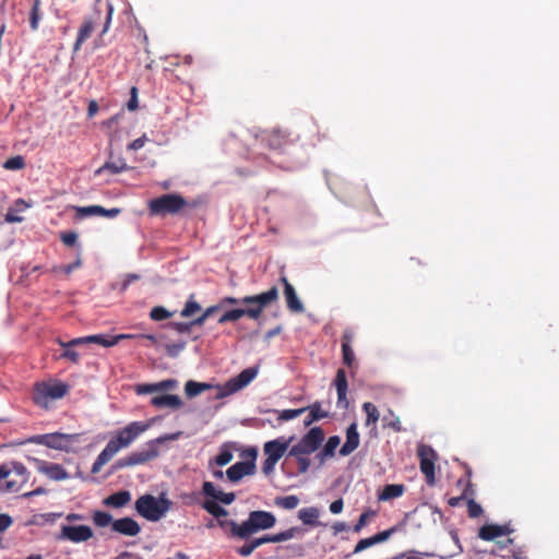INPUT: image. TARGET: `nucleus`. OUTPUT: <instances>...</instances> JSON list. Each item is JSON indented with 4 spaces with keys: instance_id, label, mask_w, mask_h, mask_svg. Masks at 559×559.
Here are the masks:
<instances>
[{
    "instance_id": "nucleus-15",
    "label": "nucleus",
    "mask_w": 559,
    "mask_h": 559,
    "mask_svg": "<svg viewBox=\"0 0 559 559\" xmlns=\"http://www.w3.org/2000/svg\"><path fill=\"white\" fill-rule=\"evenodd\" d=\"M74 210H75V218H78V219H83L85 217L93 216V215L115 218L121 213V210L118 207H112V209L107 210L100 205L75 206Z\"/></svg>"
},
{
    "instance_id": "nucleus-46",
    "label": "nucleus",
    "mask_w": 559,
    "mask_h": 559,
    "mask_svg": "<svg viewBox=\"0 0 559 559\" xmlns=\"http://www.w3.org/2000/svg\"><path fill=\"white\" fill-rule=\"evenodd\" d=\"M3 167L8 170L23 169L25 167V159L21 155L10 157L4 162Z\"/></svg>"
},
{
    "instance_id": "nucleus-13",
    "label": "nucleus",
    "mask_w": 559,
    "mask_h": 559,
    "mask_svg": "<svg viewBox=\"0 0 559 559\" xmlns=\"http://www.w3.org/2000/svg\"><path fill=\"white\" fill-rule=\"evenodd\" d=\"M93 535V530L87 525H62L57 539L83 543L91 539Z\"/></svg>"
},
{
    "instance_id": "nucleus-49",
    "label": "nucleus",
    "mask_w": 559,
    "mask_h": 559,
    "mask_svg": "<svg viewBox=\"0 0 559 559\" xmlns=\"http://www.w3.org/2000/svg\"><path fill=\"white\" fill-rule=\"evenodd\" d=\"M467 513L469 518H478L483 514V508L473 498L467 499Z\"/></svg>"
},
{
    "instance_id": "nucleus-33",
    "label": "nucleus",
    "mask_w": 559,
    "mask_h": 559,
    "mask_svg": "<svg viewBox=\"0 0 559 559\" xmlns=\"http://www.w3.org/2000/svg\"><path fill=\"white\" fill-rule=\"evenodd\" d=\"M214 388L211 383L206 382H197L194 380H189L185 384V394L189 399H193L201 393L211 390Z\"/></svg>"
},
{
    "instance_id": "nucleus-1",
    "label": "nucleus",
    "mask_w": 559,
    "mask_h": 559,
    "mask_svg": "<svg viewBox=\"0 0 559 559\" xmlns=\"http://www.w3.org/2000/svg\"><path fill=\"white\" fill-rule=\"evenodd\" d=\"M151 424L148 421H131L117 430L93 463L91 472L97 474L120 450L130 447Z\"/></svg>"
},
{
    "instance_id": "nucleus-32",
    "label": "nucleus",
    "mask_w": 559,
    "mask_h": 559,
    "mask_svg": "<svg viewBox=\"0 0 559 559\" xmlns=\"http://www.w3.org/2000/svg\"><path fill=\"white\" fill-rule=\"evenodd\" d=\"M319 515V509L316 507L302 508L298 511V519L309 526H318L320 524L318 521Z\"/></svg>"
},
{
    "instance_id": "nucleus-5",
    "label": "nucleus",
    "mask_w": 559,
    "mask_h": 559,
    "mask_svg": "<svg viewBox=\"0 0 559 559\" xmlns=\"http://www.w3.org/2000/svg\"><path fill=\"white\" fill-rule=\"evenodd\" d=\"M186 206V199L176 193L163 194L150 200L147 204L150 214L159 216L176 215Z\"/></svg>"
},
{
    "instance_id": "nucleus-58",
    "label": "nucleus",
    "mask_w": 559,
    "mask_h": 559,
    "mask_svg": "<svg viewBox=\"0 0 559 559\" xmlns=\"http://www.w3.org/2000/svg\"><path fill=\"white\" fill-rule=\"evenodd\" d=\"M85 338H86V336L76 337L69 342H63V341L59 340L58 343L62 348H68V347L73 348L79 345L88 344V342Z\"/></svg>"
},
{
    "instance_id": "nucleus-36",
    "label": "nucleus",
    "mask_w": 559,
    "mask_h": 559,
    "mask_svg": "<svg viewBox=\"0 0 559 559\" xmlns=\"http://www.w3.org/2000/svg\"><path fill=\"white\" fill-rule=\"evenodd\" d=\"M330 188L333 191V193L344 202L347 201L350 193V187L343 185L342 180L340 178H334L330 180Z\"/></svg>"
},
{
    "instance_id": "nucleus-42",
    "label": "nucleus",
    "mask_w": 559,
    "mask_h": 559,
    "mask_svg": "<svg viewBox=\"0 0 559 559\" xmlns=\"http://www.w3.org/2000/svg\"><path fill=\"white\" fill-rule=\"evenodd\" d=\"M40 17V0H34L29 12V25L32 31L38 29Z\"/></svg>"
},
{
    "instance_id": "nucleus-25",
    "label": "nucleus",
    "mask_w": 559,
    "mask_h": 559,
    "mask_svg": "<svg viewBox=\"0 0 559 559\" xmlns=\"http://www.w3.org/2000/svg\"><path fill=\"white\" fill-rule=\"evenodd\" d=\"M217 525L229 538H238L245 540L242 523L238 524L234 520L221 519L216 521Z\"/></svg>"
},
{
    "instance_id": "nucleus-17",
    "label": "nucleus",
    "mask_w": 559,
    "mask_h": 559,
    "mask_svg": "<svg viewBox=\"0 0 559 559\" xmlns=\"http://www.w3.org/2000/svg\"><path fill=\"white\" fill-rule=\"evenodd\" d=\"M74 438L61 432L46 433L37 437V442L51 449L62 450Z\"/></svg>"
},
{
    "instance_id": "nucleus-38",
    "label": "nucleus",
    "mask_w": 559,
    "mask_h": 559,
    "mask_svg": "<svg viewBox=\"0 0 559 559\" xmlns=\"http://www.w3.org/2000/svg\"><path fill=\"white\" fill-rule=\"evenodd\" d=\"M299 502V498L295 495L276 497L274 499V504L285 510H294L295 508L298 507Z\"/></svg>"
},
{
    "instance_id": "nucleus-12",
    "label": "nucleus",
    "mask_w": 559,
    "mask_h": 559,
    "mask_svg": "<svg viewBox=\"0 0 559 559\" xmlns=\"http://www.w3.org/2000/svg\"><path fill=\"white\" fill-rule=\"evenodd\" d=\"M296 140L297 136L293 138L292 133L281 129L266 130L261 133V141L265 143L269 148L275 151H283L294 144Z\"/></svg>"
},
{
    "instance_id": "nucleus-18",
    "label": "nucleus",
    "mask_w": 559,
    "mask_h": 559,
    "mask_svg": "<svg viewBox=\"0 0 559 559\" xmlns=\"http://www.w3.org/2000/svg\"><path fill=\"white\" fill-rule=\"evenodd\" d=\"M281 282L284 286V296L289 311L300 313L305 310L302 302L299 300L294 286L289 283L287 277L282 276Z\"/></svg>"
},
{
    "instance_id": "nucleus-4",
    "label": "nucleus",
    "mask_w": 559,
    "mask_h": 559,
    "mask_svg": "<svg viewBox=\"0 0 559 559\" xmlns=\"http://www.w3.org/2000/svg\"><path fill=\"white\" fill-rule=\"evenodd\" d=\"M278 289L276 286L271 287L269 290L258 295L245 296L242 298V305L247 306L243 309L245 317L252 320H258L263 310L271 304L277 301Z\"/></svg>"
},
{
    "instance_id": "nucleus-19",
    "label": "nucleus",
    "mask_w": 559,
    "mask_h": 559,
    "mask_svg": "<svg viewBox=\"0 0 559 559\" xmlns=\"http://www.w3.org/2000/svg\"><path fill=\"white\" fill-rule=\"evenodd\" d=\"M513 530L508 525L485 524L478 531V537L483 540H493L501 536L511 534Z\"/></svg>"
},
{
    "instance_id": "nucleus-55",
    "label": "nucleus",
    "mask_w": 559,
    "mask_h": 559,
    "mask_svg": "<svg viewBox=\"0 0 559 559\" xmlns=\"http://www.w3.org/2000/svg\"><path fill=\"white\" fill-rule=\"evenodd\" d=\"M233 460V453L227 449H222L215 456V463L218 466H225Z\"/></svg>"
},
{
    "instance_id": "nucleus-27",
    "label": "nucleus",
    "mask_w": 559,
    "mask_h": 559,
    "mask_svg": "<svg viewBox=\"0 0 559 559\" xmlns=\"http://www.w3.org/2000/svg\"><path fill=\"white\" fill-rule=\"evenodd\" d=\"M352 341L353 332L350 330H346L342 335V356L344 365L349 368L355 364V354L350 345Z\"/></svg>"
},
{
    "instance_id": "nucleus-7",
    "label": "nucleus",
    "mask_w": 559,
    "mask_h": 559,
    "mask_svg": "<svg viewBox=\"0 0 559 559\" xmlns=\"http://www.w3.org/2000/svg\"><path fill=\"white\" fill-rule=\"evenodd\" d=\"M163 441L162 438L152 440L146 443V449L130 453L128 456L119 459L115 465V469H121L134 465L147 463L159 455L157 444Z\"/></svg>"
},
{
    "instance_id": "nucleus-45",
    "label": "nucleus",
    "mask_w": 559,
    "mask_h": 559,
    "mask_svg": "<svg viewBox=\"0 0 559 559\" xmlns=\"http://www.w3.org/2000/svg\"><path fill=\"white\" fill-rule=\"evenodd\" d=\"M201 311V306L195 301L194 296L191 295L189 299L187 300L183 309L181 310V317L189 318L192 317L194 313Z\"/></svg>"
},
{
    "instance_id": "nucleus-9",
    "label": "nucleus",
    "mask_w": 559,
    "mask_h": 559,
    "mask_svg": "<svg viewBox=\"0 0 559 559\" xmlns=\"http://www.w3.org/2000/svg\"><path fill=\"white\" fill-rule=\"evenodd\" d=\"M324 441V431L321 427L311 428L298 443L290 447L288 455L312 454Z\"/></svg>"
},
{
    "instance_id": "nucleus-52",
    "label": "nucleus",
    "mask_w": 559,
    "mask_h": 559,
    "mask_svg": "<svg viewBox=\"0 0 559 559\" xmlns=\"http://www.w3.org/2000/svg\"><path fill=\"white\" fill-rule=\"evenodd\" d=\"M114 338H117V344L121 341V340H127V338H134V337H139V338H145L147 341H150L153 345H155L157 343V338L156 336L152 335V334H140V335H132V334H118V335H115L112 336Z\"/></svg>"
},
{
    "instance_id": "nucleus-26",
    "label": "nucleus",
    "mask_w": 559,
    "mask_h": 559,
    "mask_svg": "<svg viewBox=\"0 0 559 559\" xmlns=\"http://www.w3.org/2000/svg\"><path fill=\"white\" fill-rule=\"evenodd\" d=\"M39 471L52 480H64L69 478V473L60 464L44 462L39 466Z\"/></svg>"
},
{
    "instance_id": "nucleus-60",
    "label": "nucleus",
    "mask_w": 559,
    "mask_h": 559,
    "mask_svg": "<svg viewBox=\"0 0 559 559\" xmlns=\"http://www.w3.org/2000/svg\"><path fill=\"white\" fill-rule=\"evenodd\" d=\"M130 94H131V97H130L129 102L127 103V108L130 111H134L139 107V103H138V88L135 86H132L131 91H130Z\"/></svg>"
},
{
    "instance_id": "nucleus-22",
    "label": "nucleus",
    "mask_w": 559,
    "mask_h": 559,
    "mask_svg": "<svg viewBox=\"0 0 559 559\" xmlns=\"http://www.w3.org/2000/svg\"><path fill=\"white\" fill-rule=\"evenodd\" d=\"M202 492L213 498L216 501H219L224 504H230L235 501L236 495L234 492H223L221 490H217L213 483L211 481H204L202 485Z\"/></svg>"
},
{
    "instance_id": "nucleus-11",
    "label": "nucleus",
    "mask_w": 559,
    "mask_h": 559,
    "mask_svg": "<svg viewBox=\"0 0 559 559\" xmlns=\"http://www.w3.org/2000/svg\"><path fill=\"white\" fill-rule=\"evenodd\" d=\"M417 455L419 457V468L425 476L427 485L433 486L436 484L437 452L430 445L419 444L417 448Z\"/></svg>"
},
{
    "instance_id": "nucleus-61",
    "label": "nucleus",
    "mask_w": 559,
    "mask_h": 559,
    "mask_svg": "<svg viewBox=\"0 0 559 559\" xmlns=\"http://www.w3.org/2000/svg\"><path fill=\"white\" fill-rule=\"evenodd\" d=\"M63 353L60 355V358H66L68 360H70L71 362L73 364H76L79 362V359H80V355L78 352H75L73 348H63Z\"/></svg>"
},
{
    "instance_id": "nucleus-24",
    "label": "nucleus",
    "mask_w": 559,
    "mask_h": 559,
    "mask_svg": "<svg viewBox=\"0 0 559 559\" xmlns=\"http://www.w3.org/2000/svg\"><path fill=\"white\" fill-rule=\"evenodd\" d=\"M359 445V435L357 425L352 424L346 430V441L340 450V454L345 456L354 452Z\"/></svg>"
},
{
    "instance_id": "nucleus-50",
    "label": "nucleus",
    "mask_w": 559,
    "mask_h": 559,
    "mask_svg": "<svg viewBox=\"0 0 559 559\" xmlns=\"http://www.w3.org/2000/svg\"><path fill=\"white\" fill-rule=\"evenodd\" d=\"M155 384L157 392H166L175 390L178 386V381L176 379H166Z\"/></svg>"
},
{
    "instance_id": "nucleus-39",
    "label": "nucleus",
    "mask_w": 559,
    "mask_h": 559,
    "mask_svg": "<svg viewBox=\"0 0 559 559\" xmlns=\"http://www.w3.org/2000/svg\"><path fill=\"white\" fill-rule=\"evenodd\" d=\"M85 340L88 342V344L94 343L103 347H111L117 345V338L104 334L88 335Z\"/></svg>"
},
{
    "instance_id": "nucleus-48",
    "label": "nucleus",
    "mask_w": 559,
    "mask_h": 559,
    "mask_svg": "<svg viewBox=\"0 0 559 559\" xmlns=\"http://www.w3.org/2000/svg\"><path fill=\"white\" fill-rule=\"evenodd\" d=\"M405 491V486L402 484L386 485V500L401 497Z\"/></svg>"
},
{
    "instance_id": "nucleus-2",
    "label": "nucleus",
    "mask_w": 559,
    "mask_h": 559,
    "mask_svg": "<svg viewBox=\"0 0 559 559\" xmlns=\"http://www.w3.org/2000/svg\"><path fill=\"white\" fill-rule=\"evenodd\" d=\"M69 392V385L57 380L36 382L34 384L32 400L44 408L48 409L52 401L62 399Z\"/></svg>"
},
{
    "instance_id": "nucleus-10",
    "label": "nucleus",
    "mask_w": 559,
    "mask_h": 559,
    "mask_svg": "<svg viewBox=\"0 0 559 559\" xmlns=\"http://www.w3.org/2000/svg\"><path fill=\"white\" fill-rule=\"evenodd\" d=\"M258 367L243 369L239 374L230 378L224 385H217L216 399H223L246 388L258 374Z\"/></svg>"
},
{
    "instance_id": "nucleus-51",
    "label": "nucleus",
    "mask_w": 559,
    "mask_h": 559,
    "mask_svg": "<svg viewBox=\"0 0 559 559\" xmlns=\"http://www.w3.org/2000/svg\"><path fill=\"white\" fill-rule=\"evenodd\" d=\"M306 412V408H298V409H284L278 415V419L280 420H284V421H287V420H290V419H294V418H297L298 416H300L302 413Z\"/></svg>"
},
{
    "instance_id": "nucleus-59",
    "label": "nucleus",
    "mask_w": 559,
    "mask_h": 559,
    "mask_svg": "<svg viewBox=\"0 0 559 559\" xmlns=\"http://www.w3.org/2000/svg\"><path fill=\"white\" fill-rule=\"evenodd\" d=\"M135 392L139 395L157 392L156 384L155 383L138 384L135 386Z\"/></svg>"
},
{
    "instance_id": "nucleus-14",
    "label": "nucleus",
    "mask_w": 559,
    "mask_h": 559,
    "mask_svg": "<svg viewBox=\"0 0 559 559\" xmlns=\"http://www.w3.org/2000/svg\"><path fill=\"white\" fill-rule=\"evenodd\" d=\"M251 460L237 462L226 471V476L231 483L239 481L242 477L254 474L257 451L251 450Z\"/></svg>"
},
{
    "instance_id": "nucleus-20",
    "label": "nucleus",
    "mask_w": 559,
    "mask_h": 559,
    "mask_svg": "<svg viewBox=\"0 0 559 559\" xmlns=\"http://www.w3.org/2000/svg\"><path fill=\"white\" fill-rule=\"evenodd\" d=\"M112 531L124 536L133 537L141 532V526L132 518L126 516L112 522Z\"/></svg>"
},
{
    "instance_id": "nucleus-62",
    "label": "nucleus",
    "mask_w": 559,
    "mask_h": 559,
    "mask_svg": "<svg viewBox=\"0 0 559 559\" xmlns=\"http://www.w3.org/2000/svg\"><path fill=\"white\" fill-rule=\"evenodd\" d=\"M278 461H276L275 459H272V457H269L266 456V459L263 461L262 463V472L265 474V475H270L271 473H273L274 468H275V465L277 464Z\"/></svg>"
},
{
    "instance_id": "nucleus-31",
    "label": "nucleus",
    "mask_w": 559,
    "mask_h": 559,
    "mask_svg": "<svg viewBox=\"0 0 559 559\" xmlns=\"http://www.w3.org/2000/svg\"><path fill=\"white\" fill-rule=\"evenodd\" d=\"M305 408L306 411H309L308 416L304 420V425L306 427L312 425L314 421L326 418L329 416V413L322 409L320 402H314L313 404Z\"/></svg>"
},
{
    "instance_id": "nucleus-34",
    "label": "nucleus",
    "mask_w": 559,
    "mask_h": 559,
    "mask_svg": "<svg viewBox=\"0 0 559 559\" xmlns=\"http://www.w3.org/2000/svg\"><path fill=\"white\" fill-rule=\"evenodd\" d=\"M130 167L127 165L124 159L120 158L115 162H106L100 168L97 169L96 174H102L103 171H109L112 175L120 174L122 171L129 170Z\"/></svg>"
},
{
    "instance_id": "nucleus-6",
    "label": "nucleus",
    "mask_w": 559,
    "mask_h": 559,
    "mask_svg": "<svg viewBox=\"0 0 559 559\" xmlns=\"http://www.w3.org/2000/svg\"><path fill=\"white\" fill-rule=\"evenodd\" d=\"M11 473L16 475V479H10L4 485L0 486L3 492H17L22 486L28 480L27 468L17 462L0 465V480L8 478Z\"/></svg>"
},
{
    "instance_id": "nucleus-8",
    "label": "nucleus",
    "mask_w": 559,
    "mask_h": 559,
    "mask_svg": "<svg viewBox=\"0 0 559 559\" xmlns=\"http://www.w3.org/2000/svg\"><path fill=\"white\" fill-rule=\"evenodd\" d=\"M276 523V518L267 511H251L248 519L242 522L245 540L259 531L269 530Z\"/></svg>"
},
{
    "instance_id": "nucleus-56",
    "label": "nucleus",
    "mask_w": 559,
    "mask_h": 559,
    "mask_svg": "<svg viewBox=\"0 0 559 559\" xmlns=\"http://www.w3.org/2000/svg\"><path fill=\"white\" fill-rule=\"evenodd\" d=\"M389 416H386V427L393 429L396 432L404 430L401 426V420L399 417L394 416V414L389 409Z\"/></svg>"
},
{
    "instance_id": "nucleus-53",
    "label": "nucleus",
    "mask_w": 559,
    "mask_h": 559,
    "mask_svg": "<svg viewBox=\"0 0 559 559\" xmlns=\"http://www.w3.org/2000/svg\"><path fill=\"white\" fill-rule=\"evenodd\" d=\"M296 461H297V464H298V473L299 474H305L308 472L309 467H310V460L307 457L308 454H299V455H293Z\"/></svg>"
},
{
    "instance_id": "nucleus-41",
    "label": "nucleus",
    "mask_w": 559,
    "mask_h": 559,
    "mask_svg": "<svg viewBox=\"0 0 559 559\" xmlns=\"http://www.w3.org/2000/svg\"><path fill=\"white\" fill-rule=\"evenodd\" d=\"M92 520L97 527H106L114 522L111 514L99 510L93 513Z\"/></svg>"
},
{
    "instance_id": "nucleus-64",
    "label": "nucleus",
    "mask_w": 559,
    "mask_h": 559,
    "mask_svg": "<svg viewBox=\"0 0 559 559\" xmlns=\"http://www.w3.org/2000/svg\"><path fill=\"white\" fill-rule=\"evenodd\" d=\"M146 141H147V138L145 135H142V136L133 140L128 145V150H130V151H138V150L142 148L145 145Z\"/></svg>"
},
{
    "instance_id": "nucleus-43",
    "label": "nucleus",
    "mask_w": 559,
    "mask_h": 559,
    "mask_svg": "<svg viewBox=\"0 0 559 559\" xmlns=\"http://www.w3.org/2000/svg\"><path fill=\"white\" fill-rule=\"evenodd\" d=\"M362 409L367 415L366 425H374L380 417V413L376 405L370 402H366L362 405Z\"/></svg>"
},
{
    "instance_id": "nucleus-30",
    "label": "nucleus",
    "mask_w": 559,
    "mask_h": 559,
    "mask_svg": "<svg viewBox=\"0 0 559 559\" xmlns=\"http://www.w3.org/2000/svg\"><path fill=\"white\" fill-rule=\"evenodd\" d=\"M341 439L337 436H332L328 439L323 449L316 455V459L319 461L320 465L324 464L328 457H332L335 454V450L340 445Z\"/></svg>"
},
{
    "instance_id": "nucleus-63",
    "label": "nucleus",
    "mask_w": 559,
    "mask_h": 559,
    "mask_svg": "<svg viewBox=\"0 0 559 559\" xmlns=\"http://www.w3.org/2000/svg\"><path fill=\"white\" fill-rule=\"evenodd\" d=\"M13 524V519L7 513H0V533L7 531Z\"/></svg>"
},
{
    "instance_id": "nucleus-29",
    "label": "nucleus",
    "mask_w": 559,
    "mask_h": 559,
    "mask_svg": "<svg viewBox=\"0 0 559 559\" xmlns=\"http://www.w3.org/2000/svg\"><path fill=\"white\" fill-rule=\"evenodd\" d=\"M131 501V493L128 490L117 491L103 500L105 507L120 509Z\"/></svg>"
},
{
    "instance_id": "nucleus-35",
    "label": "nucleus",
    "mask_w": 559,
    "mask_h": 559,
    "mask_svg": "<svg viewBox=\"0 0 559 559\" xmlns=\"http://www.w3.org/2000/svg\"><path fill=\"white\" fill-rule=\"evenodd\" d=\"M202 508L207 512L210 513L211 515H213L214 518H216V521L217 520H221L223 518H226L228 515V511L223 508L222 506H219L216 500H205L202 504Z\"/></svg>"
},
{
    "instance_id": "nucleus-44",
    "label": "nucleus",
    "mask_w": 559,
    "mask_h": 559,
    "mask_svg": "<svg viewBox=\"0 0 559 559\" xmlns=\"http://www.w3.org/2000/svg\"><path fill=\"white\" fill-rule=\"evenodd\" d=\"M242 317H245V312H243L242 308L231 309V310H228V311L224 312L219 317L218 323L219 324H225L227 322H235V321L239 320Z\"/></svg>"
},
{
    "instance_id": "nucleus-57",
    "label": "nucleus",
    "mask_w": 559,
    "mask_h": 559,
    "mask_svg": "<svg viewBox=\"0 0 559 559\" xmlns=\"http://www.w3.org/2000/svg\"><path fill=\"white\" fill-rule=\"evenodd\" d=\"M60 239L66 246L73 247L78 241V234L74 231L62 233Z\"/></svg>"
},
{
    "instance_id": "nucleus-54",
    "label": "nucleus",
    "mask_w": 559,
    "mask_h": 559,
    "mask_svg": "<svg viewBox=\"0 0 559 559\" xmlns=\"http://www.w3.org/2000/svg\"><path fill=\"white\" fill-rule=\"evenodd\" d=\"M300 530L298 527H290L284 532L275 534L276 543L285 542L294 538Z\"/></svg>"
},
{
    "instance_id": "nucleus-21",
    "label": "nucleus",
    "mask_w": 559,
    "mask_h": 559,
    "mask_svg": "<svg viewBox=\"0 0 559 559\" xmlns=\"http://www.w3.org/2000/svg\"><path fill=\"white\" fill-rule=\"evenodd\" d=\"M334 385H335L336 392H337L338 407L347 408L348 400H347L346 395H347L348 384H347L346 372L344 369H338L336 371V376L334 379Z\"/></svg>"
},
{
    "instance_id": "nucleus-40",
    "label": "nucleus",
    "mask_w": 559,
    "mask_h": 559,
    "mask_svg": "<svg viewBox=\"0 0 559 559\" xmlns=\"http://www.w3.org/2000/svg\"><path fill=\"white\" fill-rule=\"evenodd\" d=\"M16 209H10L5 214V222L8 223H21L23 222V217L17 214L19 211H22L27 207V204L23 200H17L15 203Z\"/></svg>"
},
{
    "instance_id": "nucleus-28",
    "label": "nucleus",
    "mask_w": 559,
    "mask_h": 559,
    "mask_svg": "<svg viewBox=\"0 0 559 559\" xmlns=\"http://www.w3.org/2000/svg\"><path fill=\"white\" fill-rule=\"evenodd\" d=\"M95 29V22L91 17H85L79 28L76 40L73 46L74 51H79L81 46L91 37Z\"/></svg>"
},
{
    "instance_id": "nucleus-47",
    "label": "nucleus",
    "mask_w": 559,
    "mask_h": 559,
    "mask_svg": "<svg viewBox=\"0 0 559 559\" xmlns=\"http://www.w3.org/2000/svg\"><path fill=\"white\" fill-rule=\"evenodd\" d=\"M150 317L154 321H162L170 318L171 312H169L166 308L162 306H156L151 310Z\"/></svg>"
},
{
    "instance_id": "nucleus-16",
    "label": "nucleus",
    "mask_w": 559,
    "mask_h": 559,
    "mask_svg": "<svg viewBox=\"0 0 559 559\" xmlns=\"http://www.w3.org/2000/svg\"><path fill=\"white\" fill-rule=\"evenodd\" d=\"M293 437L285 439V438H277L271 441H267L263 445V452L266 456L275 459L276 461H280L282 456L285 454V452L288 450L289 444L293 441Z\"/></svg>"
},
{
    "instance_id": "nucleus-3",
    "label": "nucleus",
    "mask_w": 559,
    "mask_h": 559,
    "mask_svg": "<svg viewBox=\"0 0 559 559\" xmlns=\"http://www.w3.org/2000/svg\"><path fill=\"white\" fill-rule=\"evenodd\" d=\"M170 501L164 497L143 495L135 501V510L144 519L156 522L170 509Z\"/></svg>"
},
{
    "instance_id": "nucleus-23",
    "label": "nucleus",
    "mask_w": 559,
    "mask_h": 559,
    "mask_svg": "<svg viewBox=\"0 0 559 559\" xmlns=\"http://www.w3.org/2000/svg\"><path fill=\"white\" fill-rule=\"evenodd\" d=\"M151 405L156 408L178 409L183 405V402L178 395L164 394L153 396L151 399Z\"/></svg>"
},
{
    "instance_id": "nucleus-37",
    "label": "nucleus",
    "mask_w": 559,
    "mask_h": 559,
    "mask_svg": "<svg viewBox=\"0 0 559 559\" xmlns=\"http://www.w3.org/2000/svg\"><path fill=\"white\" fill-rule=\"evenodd\" d=\"M381 542H384V531L378 532L372 537L360 539L354 549V554H358Z\"/></svg>"
}]
</instances>
